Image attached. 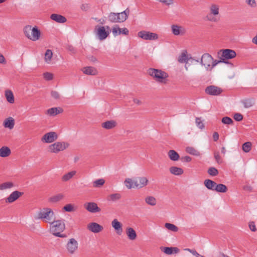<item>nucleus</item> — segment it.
<instances>
[{"instance_id": "obj_47", "label": "nucleus", "mask_w": 257, "mask_h": 257, "mask_svg": "<svg viewBox=\"0 0 257 257\" xmlns=\"http://www.w3.org/2000/svg\"><path fill=\"white\" fill-rule=\"evenodd\" d=\"M207 172L210 175L212 176H216L218 174V171L217 169L213 167H210L208 169Z\"/></svg>"}, {"instance_id": "obj_55", "label": "nucleus", "mask_w": 257, "mask_h": 257, "mask_svg": "<svg viewBox=\"0 0 257 257\" xmlns=\"http://www.w3.org/2000/svg\"><path fill=\"white\" fill-rule=\"evenodd\" d=\"M119 28L117 25H115L112 28V32L114 37L117 36V32L119 30Z\"/></svg>"}, {"instance_id": "obj_50", "label": "nucleus", "mask_w": 257, "mask_h": 257, "mask_svg": "<svg viewBox=\"0 0 257 257\" xmlns=\"http://www.w3.org/2000/svg\"><path fill=\"white\" fill-rule=\"evenodd\" d=\"M221 121L223 123L225 124H231L233 123L232 119L228 116L223 117L221 119Z\"/></svg>"}, {"instance_id": "obj_14", "label": "nucleus", "mask_w": 257, "mask_h": 257, "mask_svg": "<svg viewBox=\"0 0 257 257\" xmlns=\"http://www.w3.org/2000/svg\"><path fill=\"white\" fill-rule=\"evenodd\" d=\"M86 209L91 213L100 212L101 209L98 207L97 204L94 202H88L85 204Z\"/></svg>"}, {"instance_id": "obj_1", "label": "nucleus", "mask_w": 257, "mask_h": 257, "mask_svg": "<svg viewBox=\"0 0 257 257\" xmlns=\"http://www.w3.org/2000/svg\"><path fill=\"white\" fill-rule=\"evenodd\" d=\"M147 73L160 84H166L168 83L169 75L161 69L150 68L147 70Z\"/></svg>"}, {"instance_id": "obj_28", "label": "nucleus", "mask_w": 257, "mask_h": 257, "mask_svg": "<svg viewBox=\"0 0 257 257\" xmlns=\"http://www.w3.org/2000/svg\"><path fill=\"white\" fill-rule=\"evenodd\" d=\"M168 155L170 159L173 161H177L179 159V155L173 150L169 151Z\"/></svg>"}, {"instance_id": "obj_24", "label": "nucleus", "mask_w": 257, "mask_h": 257, "mask_svg": "<svg viewBox=\"0 0 257 257\" xmlns=\"http://www.w3.org/2000/svg\"><path fill=\"white\" fill-rule=\"evenodd\" d=\"M204 184L205 186L208 189L212 191H215V188L216 187L217 184L214 181L210 179H206L204 180Z\"/></svg>"}, {"instance_id": "obj_53", "label": "nucleus", "mask_w": 257, "mask_h": 257, "mask_svg": "<svg viewBox=\"0 0 257 257\" xmlns=\"http://www.w3.org/2000/svg\"><path fill=\"white\" fill-rule=\"evenodd\" d=\"M43 76L45 79L48 81L52 80L53 78V75L52 73L49 72L44 73L43 74Z\"/></svg>"}, {"instance_id": "obj_44", "label": "nucleus", "mask_w": 257, "mask_h": 257, "mask_svg": "<svg viewBox=\"0 0 257 257\" xmlns=\"http://www.w3.org/2000/svg\"><path fill=\"white\" fill-rule=\"evenodd\" d=\"M32 27L30 25H27L24 28V33L25 36L29 39L30 36L31 31L32 30Z\"/></svg>"}, {"instance_id": "obj_3", "label": "nucleus", "mask_w": 257, "mask_h": 257, "mask_svg": "<svg viewBox=\"0 0 257 257\" xmlns=\"http://www.w3.org/2000/svg\"><path fill=\"white\" fill-rule=\"evenodd\" d=\"M129 14L128 8L121 13H110L108 16V20L113 23H122L128 18Z\"/></svg>"}, {"instance_id": "obj_58", "label": "nucleus", "mask_w": 257, "mask_h": 257, "mask_svg": "<svg viewBox=\"0 0 257 257\" xmlns=\"http://www.w3.org/2000/svg\"><path fill=\"white\" fill-rule=\"evenodd\" d=\"M249 227L250 229L252 231H255L256 230L255 225L254 222H250L249 224Z\"/></svg>"}, {"instance_id": "obj_39", "label": "nucleus", "mask_w": 257, "mask_h": 257, "mask_svg": "<svg viewBox=\"0 0 257 257\" xmlns=\"http://www.w3.org/2000/svg\"><path fill=\"white\" fill-rule=\"evenodd\" d=\"M52 56V51L50 49H47L45 54V61L47 63H50Z\"/></svg>"}, {"instance_id": "obj_4", "label": "nucleus", "mask_w": 257, "mask_h": 257, "mask_svg": "<svg viewBox=\"0 0 257 257\" xmlns=\"http://www.w3.org/2000/svg\"><path fill=\"white\" fill-rule=\"evenodd\" d=\"M37 218L50 223L55 219V215L51 208L46 207L41 209L38 213Z\"/></svg>"}, {"instance_id": "obj_57", "label": "nucleus", "mask_w": 257, "mask_h": 257, "mask_svg": "<svg viewBox=\"0 0 257 257\" xmlns=\"http://www.w3.org/2000/svg\"><path fill=\"white\" fill-rule=\"evenodd\" d=\"M247 4L251 7L254 8L256 6L255 0H246Z\"/></svg>"}, {"instance_id": "obj_9", "label": "nucleus", "mask_w": 257, "mask_h": 257, "mask_svg": "<svg viewBox=\"0 0 257 257\" xmlns=\"http://www.w3.org/2000/svg\"><path fill=\"white\" fill-rule=\"evenodd\" d=\"M138 36L145 40H155L158 39V35L156 33L146 31L139 32Z\"/></svg>"}, {"instance_id": "obj_13", "label": "nucleus", "mask_w": 257, "mask_h": 257, "mask_svg": "<svg viewBox=\"0 0 257 257\" xmlns=\"http://www.w3.org/2000/svg\"><path fill=\"white\" fill-rule=\"evenodd\" d=\"M23 192L19 191H13L11 194L6 199V202L8 203H12L17 200L20 197L22 196Z\"/></svg>"}, {"instance_id": "obj_61", "label": "nucleus", "mask_w": 257, "mask_h": 257, "mask_svg": "<svg viewBox=\"0 0 257 257\" xmlns=\"http://www.w3.org/2000/svg\"><path fill=\"white\" fill-rule=\"evenodd\" d=\"M181 160L184 162H189L191 161V158L188 156H186L182 157Z\"/></svg>"}, {"instance_id": "obj_15", "label": "nucleus", "mask_w": 257, "mask_h": 257, "mask_svg": "<svg viewBox=\"0 0 257 257\" xmlns=\"http://www.w3.org/2000/svg\"><path fill=\"white\" fill-rule=\"evenodd\" d=\"M87 227L89 230L95 233L101 231L103 229L102 226L96 222L89 223Z\"/></svg>"}, {"instance_id": "obj_38", "label": "nucleus", "mask_w": 257, "mask_h": 257, "mask_svg": "<svg viewBox=\"0 0 257 257\" xmlns=\"http://www.w3.org/2000/svg\"><path fill=\"white\" fill-rule=\"evenodd\" d=\"M189 60V58L188 56L186 54V52H183L181 54V55L178 58V61L180 63H187L188 60Z\"/></svg>"}, {"instance_id": "obj_31", "label": "nucleus", "mask_w": 257, "mask_h": 257, "mask_svg": "<svg viewBox=\"0 0 257 257\" xmlns=\"http://www.w3.org/2000/svg\"><path fill=\"white\" fill-rule=\"evenodd\" d=\"M64 195L62 193H59L50 198L49 201L52 203H57L63 200Z\"/></svg>"}, {"instance_id": "obj_43", "label": "nucleus", "mask_w": 257, "mask_h": 257, "mask_svg": "<svg viewBox=\"0 0 257 257\" xmlns=\"http://www.w3.org/2000/svg\"><path fill=\"white\" fill-rule=\"evenodd\" d=\"M135 180H133L132 179L130 178H127L124 180V184L125 186L128 189H131L132 188H135L136 186H135L134 181Z\"/></svg>"}, {"instance_id": "obj_21", "label": "nucleus", "mask_w": 257, "mask_h": 257, "mask_svg": "<svg viewBox=\"0 0 257 257\" xmlns=\"http://www.w3.org/2000/svg\"><path fill=\"white\" fill-rule=\"evenodd\" d=\"M50 18L53 21L58 23H64L67 21L66 18L59 14H53L50 16Z\"/></svg>"}, {"instance_id": "obj_29", "label": "nucleus", "mask_w": 257, "mask_h": 257, "mask_svg": "<svg viewBox=\"0 0 257 257\" xmlns=\"http://www.w3.org/2000/svg\"><path fill=\"white\" fill-rule=\"evenodd\" d=\"M83 72L86 74L91 75H95L97 72L96 69L91 66L84 67L83 69Z\"/></svg>"}, {"instance_id": "obj_42", "label": "nucleus", "mask_w": 257, "mask_h": 257, "mask_svg": "<svg viewBox=\"0 0 257 257\" xmlns=\"http://www.w3.org/2000/svg\"><path fill=\"white\" fill-rule=\"evenodd\" d=\"M165 227L168 230L173 232H177L179 230L178 227L177 226L174 224L170 223H166L165 224Z\"/></svg>"}, {"instance_id": "obj_26", "label": "nucleus", "mask_w": 257, "mask_h": 257, "mask_svg": "<svg viewBox=\"0 0 257 257\" xmlns=\"http://www.w3.org/2000/svg\"><path fill=\"white\" fill-rule=\"evenodd\" d=\"M116 125V122L114 120H108L102 123L101 126L103 128L107 130H110L114 128Z\"/></svg>"}, {"instance_id": "obj_2", "label": "nucleus", "mask_w": 257, "mask_h": 257, "mask_svg": "<svg viewBox=\"0 0 257 257\" xmlns=\"http://www.w3.org/2000/svg\"><path fill=\"white\" fill-rule=\"evenodd\" d=\"M50 231L56 237L65 238L67 235L61 233L65 229V224L64 219L53 220L50 223Z\"/></svg>"}, {"instance_id": "obj_11", "label": "nucleus", "mask_w": 257, "mask_h": 257, "mask_svg": "<svg viewBox=\"0 0 257 257\" xmlns=\"http://www.w3.org/2000/svg\"><path fill=\"white\" fill-rule=\"evenodd\" d=\"M222 92V90L215 85H210L207 86L205 89V92L210 95H219Z\"/></svg>"}, {"instance_id": "obj_6", "label": "nucleus", "mask_w": 257, "mask_h": 257, "mask_svg": "<svg viewBox=\"0 0 257 257\" xmlns=\"http://www.w3.org/2000/svg\"><path fill=\"white\" fill-rule=\"evenodd\" d=\"M66 248L68 254H74L78 249V241L74 238L69 239L66 244Z\"/></svg>"}, {"instance_id": "obj_60", "label": "nucleus", "mask_w": 257, "mask_h": 257, "mask_svg": "<svg viewBox=\"0 0 257 257\" xmlns=\"http://www.w3.org/2000/svg\"><path fill=\"white\" fill-rule=\"evenodd\" d=\"M89 6L87 4H82L81 6V9L83 11H87L89 9Z\"/></svg>"}, {"instance_id": "obj_59", "label": "nucleus", "mask_w": 257, "mask_h": 257, "mask_svg": "<svg viewBox=\"0 0 257 257\" xmlns=\"http://www.w3.org/2000/svg\"><path fill=\"white\" fill-rule=\"evenodd\" d=\"M51 96L56 99H57L59 98V94L56 91H52L51 92Z\"/></svg>"}, {"instance_id": "obj_56", "label": "nucleus", "mask_w": 257, "mask_h": 257, "mask_svg": "<svg viewBox=\"0 0 257 257\" xmlns=\"http://www.w3.org/2000/svg\"><path fill=\"white\" fill-rule=\"evenodd\" d=\"M221 62H222V60H213V59L212 60V62L211 63V66H210V68H211V69L214 67H215L217 64L219 63H221Z\"/></svg>"}, {"instance_id": "obj_46", "label": "nucleus", "mask_w": 257, "mask_h": 257, "mask_svg": "<svg viewBox=\"0 0 257 257\" xmlns=\"http://www.w3.org/2000/svg\"><path fill=\"white\" fill-rule=\"evenodd\" d=\"M251 148V143L249 142L244 143L242 145V150L245 153L249 152Z\"/></svg>"}, {"instance_id": "obj_35", "label": "nucleus", "mask_w": 257, "mask_h": 257, "mask_svg": "<svg viewBox=\"0 0 257 257\" xmlns=\"http://www.w3.org/2000/svg\"><path fill=\"white\" fill-rule=\"evenodd\" d=\"M76 173L75 171H73L69 172L65 175H64L62 177V180L64 182H66L70 179H71Z\"/></svg>"}, {"instance_id": "obj_37", "label": "nucleus", "mask_w": 257, "mask_h": 257, "mask_svg": "<svg viewBox=\"0 0 257 257\" xmlns=\"http://www.w3.org/2000/svg\"><path fill=\"white\" fill-rule=\"evenodd\" d=\"M145 202L148 205L151 206H155L157 203V200L156 198L153 196H147L145 198Z\"/></svg>"}, {"instance_id": "obj_8", "label": "nucleus", "mask_w": 257, "mask_h": 257, "mask_svg": "<svg viewBox=\"0 0 257 257\" xmlns=\"http://www.w3.org/2000/svg\"><path fill=\"white\" fill-rule=\"evenodd\" d=\"M220 52H222L220 59L222 60V62L225 63H228L226 60L233 58L236 55L235 52L234 50L231 49H223L220 50Z\"/></svg>"}, {"instance_id": "obj_45", "label": "nucleus", "mask_w": 257, "mask_h": 257, "mask_svg": "<svg viewBox=\"0 0 257 257\" xmlns=\"http://www.w3.org/2000/svg\"><path fill=\"white\" fill-rule=\"evenodd\" d=\"M121 198V195L119 193H114L110 194L108 198V200L115 201L119 200Z\"/></svg>"}, {"instance_id": "obj_49", "label": "nucleus", "mask_w": 257, "mask_h": 257, "mask_svg": "<svg viewBox=\"0 0 257 257\" xmlns=\"http://www.w3.org/2000/svg\"><path fill=\"white\" fill-rule=\"evenodd\" d=\"M195 122L197 126L200 129L202 130L204 128V123L201 120V118L196 117L195 119Z\"/></svg>"}, {"instance_id": "obj_32", "label": "nucleus", "mask_w": 257, "mask_h": 257, "mask_svg": "<svg viewBox=\"0 0 257 257\" xmlns=\"http://www.w3.org/2000/svg\"><path fill=\"white\" fill-rule=\"evenodd\" d=\"M15 125L14 119L12 117L6 119L4 122V126L10 129H12Z\"/></svg>"}, {"instance_id": "obj_41", "label": "nucleus", "mask_w": 257, "mask_h": 257, "mask_svg": "<svg viewBox=\"0 0 257 257\" xmlns=\"http://www.w3.org/2000/svg\"><path fill=\"white\" fill-rule=\"evenodd\" d=\"M186 152L192 155L198 156L200 155V153L193 147H187L186 149Z\"/></svg>"}, {"instance_id": "obj_36", "label": "nucleus", "mask_w": 257, "mask_h": 257, "mask_svg": "<svg viewBox=\"0 0 257 257\" xmlns=\"http://www.w3.org/2000/svg\"><path fill=\"white\" fill-rule=\"evenodd\" d=\"M227 187L223 184H217L215 188V191L220 193H225L227 191Z\"/></svg>"}, {"instance_id": "obj_5", "label": "nucleus", "mask_w": 257, "mask_h": 257, "mask_svg": "<svg viewBox=\"0 0 257 257\" xmlns=\"http://www.w3.org/2000/svg\"><path fill=\"white\" fill-rule=\"evenodd\" d=\"M219 7L218 5L212 4L210 7V13L206 16L208 21L211 22H216L219 20Z\"/></svg>"}, {"instance_id": "obj_64", "label": "nucleus", "mask_w": 257, "mask_h": 257, "mask_svg": "<svg viewBox=\"0 0 257 257\" xmlns=\"http://www.w3.org/2000/svg\"><path fill=\"white\" fill-rule=\"evenodd\" d=\"M213 138L214 141H217L219 139V134L217 132H214L213 134Z\"/></svg>"}, {"instance_id": "obj_12", "label": "nucleus", "mask_w": 257, "mask_h": 257, "mask_svg": "<svg viewBox=\"0 0 257 257\" xmlns=\"http://www.w3.org/2000/svg\"><path fill=\"white\" fill-rule=\"evenodd\" d=\"M57 138L56 133L51 132L45 134L41 139V141L46 143H51L56 140Z\"/></svg>"}, {"instance_id": "obj_19", "label": "nucleus", "mask_w": 257, "mask_h": 257, "mask_svg": "<svg viewBox=\"0 0 257 257\" xmlns=\"http://www.w3.org/2000/svg\"><path fill=\"white\" fill-rule=\"evenodd\" d=\"M138 180H138L134 181L135 186L138 188H142L146 186L148 183V180L145 177H139Z\"/></svg>"}, {"instance_id": "obj_40", "label": "nucleus", "mask_w": 257, "mask_h": 257, "mask_svg": "<svg viewBox=\"0 0 257 257\" xmlns=\"http://www.w3.org/2000/svg\"><path fill=\"white\" fill-rule=\"evenodd\" d=\"M245 108H249L253 106L254 104V101L252 99H246L242 101Z\"/></svg>"}, {"instance_id": "obj_10", "label": "nucleus", "mask_w": 257, "mask_h": 257, "mask_svg": "<svg viewBox=\"0 0 257 257\" xmlns=\"http://www.w3.org/2000/svg\"><path fill=\"white\" fill-rule=\"evenodd\" d=\"M213 58L208 53L204 54L201 59L200 63L204 66L207 70H211V64L212 62Z\"/></svg>"}, {"instance_id": "obj_34", "label": "nucleus", "mask_w": 257, "mask_h": 257, "mask_svg": "<svg viewBox=\"0 0 257 257\" xmlns=\"http://www.w3.org/2000/svg\"><path fill=\"white\" fill-rule=\"evenodd\" d=\"M14 186L12 182H6L0 184V190H4L11 189Z\"/></svg>"}, {"instance_id": "obj_52", "label": "nucleus", "mask_w": 257, "mask_h": 257, "mask_svg": "<svg viewBox=\"0 0 257 257\" xmlns=\"http://www.w3.org/2000/svg\"><path fill=\"white\" fill-rule=\"evenodd\" d=\"M214 157L217 163L221 164L222 163V159L219 155V153L218 152H215L214 153Z\"/></svg>"}, {"instance_id": "obj_63", "label": "nucleus", "mask_w": 257, "mask_h": 257, "mask_svg": "<svg viewBox=\"0 0 257 257\" xmlns=\"http://www.w3.org/2000/svg\"><path fill=\"white\" fill-rule=\"evenodd\" d=\"M129 33V31L128 29L126 28H124L123 29H121V34L127 35Z\"/></svg>"}, {"instance_id": "obj_27", "label": "nucleus", "mask_w": 257, "mask_h": 257, "mask_svg": "<svg viewBox=\"0 0 257 257\" xmlns=\"http://www.w3.org/2000/svg\"><path fill=\"white\" fill-rule=\"evenodd\" d=\"M11 153V150L8 147L4 146L0 149V157H7L10 155Z\"/></svg>"}, {"instance_id": "obj_20", "label": "nucleus", "mask_w": 257, "mask_h": 257, "mask_svg": "<svg viewBox=\"0 0 257 257\" xmlns=\"http://www.w3.org/2000/svg\"><path fill=\"white\" fill-rule=\"evenodd\" d=\"M111 225L113 228L116 231V233L118 235L121 234L123 229L122 227L121 223L119 222L117 219H114L111 222Z\"/></svg>"}, {"instance_id": "obj_18", "label": "nucleus", "mask_w": 257, "mask_h": 257, "mask_svg": "<svg viewBox=\"0 0 257 257\" xmlns=\"http://www.w3.org/2000/svg\"><path fill=\"white\" fill-rule=\"evenodd\" d=\"M172 32L174 35H183L185 32V29L181 27L178 25H173L171 26Z\"/></svg>"}, {"instance_id": "obj_48", "label": "nucleus", "mask_w": 257, "mask_h": 257, "mask_svg": "<svg viewBox=\"0 0 257 257\" xmlns=\"http://www.w3.org/2000/svg\"><path fill=\"white\" fill-rule=\"evenodd\" d=\"M105 183V181L103 179H99L93 182V187H99L102 186Z\"/></svg>"}, {"instance_id": "obj_25", "label": "nucleus", "mask_w": 257, "mask_h": 257, "mask_svg": "<svg viewBox=\"0 0 257 257\" xmlns=\"http://www.w3.org/2000/svg\"><path fill=\"white\" fill-rule=\"evenodd\" d=\"M161 250L167 254L176 253L179 251V249L176 247H164L161 248Z\"/></svg>"}, {"instance_id": "obj_33", "label": "nucleus", "mask_w": 257, "mask_h": 257, "mask_svg": "<svg viewBox=\"0 0 257 257\" xmlns=\"http://www.w3.org/2000/svg\"><path fill=\"white\" fill-rule=\"evenodd\" d=\"M5 96L7 101L10 103H13L15 101L13 93L11 90H6L5 91Z\"/></svg>"}, {"instance_id": "obj_7", "label": "nucleus", "mask_w": 257, "mask_h": 257, "mask_svg": "<svg viewBox=\"0 0 257 257\" xmlns=\"http://www.w3.org/2000/svg\"><path fill=\"white\" fill-rule=\"evenodd\" d=\"M68 146L69 145L67 143L58 142L49 146V149L51 152L57 154L65 150Z\"/></svg>"}, {"instance_id": "obj_54", "label": "nucleus", "mask_w": 257, "mask_h": 257, "mask_svg": "<svg viewBox=\"0 0 257 257\" xmlns=\"http://www.w3.org/2000/svg\"><path fill=\"white\" fill-rule=\"evenodd\" d=\"M234 119L237 121H240L242 120L243 116L238 113H235L234 115Z\"/></svg>"}, {"instance_id": "obj_22", "label": "nucleus", "mask_w": 257, "mask_h": 257, "mask_svg": "<svg viewBox=\"0 0 257 257\" xmlns=\"http://www.w3.org/2000/svg\"><path fill=\"white\" fill-rule=\"evenodd\" d=\"M126 234L128 239L131 240H135L137 236L136 231L132 227L126 228Z\"/></svg>"}, {"instance_id": "obj_51", "label": "nucleus", "mask_w": 257, "mask_h": 257, "mask_svg": "<svg viewBox=\"0 0 257 257\" xmlns=\"http://www.w3.org/2000/svg\"><path fill=\"white\" fill-rule=\"evenodd\" d=\"M63 210L66 212H72L74 210V205L72 204H68L64 206Z\"/></svg>"}, {"instance_id": "obj_17", "label": "nucleus", "mask_w": 257, "mask_h": 257, "mask_svg": "<svg viewBox=\"0 0 257 257\" xmlns=\"http://www.w3.org/2000/svg\"><path fill=\"white\" fill-rule=\"evenodd\" d=\"M97 35L100 40L105 39L109 35V32L105 31V28L103 26H97Z\"/></svg>"}, {"instance_id": "obj_62", "label": "nucleus", "mask_w": 257, "mask_h": 257, "mask_svg": "<svg viewBox=\"0 0 257 257\" xmlns=\"http://www.w3.org/2000/svg\"><path fill=\"white\" fill-rule=\"evenodd\" d=\"M7 61L4 55L0 53V64H6Z\"/></svg>"}, {"instance_id": "obj_30", "label": "nucleus", "mask_w": 257, "mask_h": 257, "mask_svg": "<svg viewBox=\"0 0 257 257\" xmlns=\"http://www.w3.org/2000/svg\"><path fill=\"white\" fill-rule=\"evenodd\" d=\"M169 170L171 174L178 176L182 175L184 172L182 168L175 166L170 167Z\"/></svg>"}, {"instance_id": "obj_16", "label": "nucleus", "mask_w": 257, "mask_h": 257, "mask_svg": "<svg viewBox=\"0 0 257 257\" xmlns=\"http://www.w3.org/2000/svg\"><path fill=\"white\" fill-rule=\"evenodd\" d=\"M41 36L40 31L38 29L37 26L32 28L30 33L29 39L33 41L38 40Z\"/></svg>"}, {"instance_id": "obj_23", "label": "nucleus", "mask_w": 257, "mask_h": 257, "mask_svg": "<svg viewBox=\"0 0 257 257\" xmlns=\"http://www.w3.org/2000/svg\"><path fill=\"white\" fill-rule=\"evenodd\" d=\"M63 111L62 108L60 107H53L48 109L47 110V114L50 116H55L58 114L61 113Z\"/></svg>"}]
</instances>
